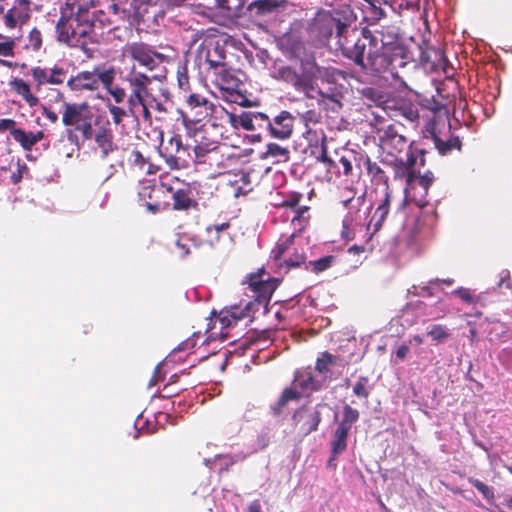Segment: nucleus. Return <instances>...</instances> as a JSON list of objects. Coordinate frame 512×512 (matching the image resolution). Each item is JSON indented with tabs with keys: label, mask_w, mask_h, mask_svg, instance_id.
I'll list each match as a JSON object with an SVG mask.
<instances>
[{
	"label": "nucleus",
	"mask_w": 512,
	"mask_h": 512,
	"mask_svg": "<svg viewBox=\"0 0 512 512\" xmlns=\"http://www.w3.org/2000/svg\"><path fill=\"white\" fill-rule=\"evenodd\" d=\"M342 54L360 71L376 77L387 75L407 86L401 70L412 64L408 49L399 43L378 45V39L368 28H363L352 45L343 46Z\"/></svg>",
	"instance_id": "f257e3e1"
},
{
	"label": "nucleus",
	"mask_w": 512,
	"mask_h": 512,
	"mask_svg": "<svg viewBox=\"0 0 512 512\" xmlns=\"http://www.w3.org/2000/svg\"><path fill=\"white\" fill-rule=\"evenodd\" d=\"M342 54L360 71L376 77L387 75L407 86L401 70L412 64L408 49L399 43L378 45V39L368 28H363L352 45L343 46Z\"/></svg>",
	"instance_id": "f03ea898"
},
{
	"label": "nucleus",
	"mask_w": 512,
	"mask_h": 512,
	"mask_svg": "<svg viewBox=\"0 0 512 512\" xmlns=\"http://www.w3.org/2000/svg\"><path fill=\"white\" fill-rule=\"evenodd\" d=\"M342 54L360 71L376 77L387 75L407 86L401 70L412 64L408 49L399 43L378 45V39L368 28H363L352 45L343 46Z\"/></svg>",
	"instance_id": "7ed1b4c3"
},
{
	"label": "nucleus",
	"mask_w": 512,
	"mask_h": 512,
	"mask_svg": "<svg viewBox=\"0 0 512 512\" xmlns=\"http://www.w3.org/2000/svg\"><path fill=\"white\" fill-rule=\"evenodd\" d=\"M56 34L58 42L87 52L96 37L94 15L83 8L70 15L63 12L56 24Z\"/></svg>",
	"instance_id": "20e7f679"
},
{
	"label": "nucleus",
	"mask_w": 512,
	"mask_h": 512,
	"mask_svg": "<svg viewBox=\"0 0 512 512\" xmlns=\"http://www.w3.org/2000/svg\"><path fill=\"white\" fill-rule=\"evenodd\" d=\"M266 275L265 269L260 268L257 272L250 273L246 276L244 283L247 284L248 288L255 294V299L247 302L244 307L235 305L227 309L230 318L234 319L235 322L246 317H251L260 307H263L265 313L268 312L269 302L278 286V280L269 276L265 278Z\"/></svg>",
	"instance_id": "39448f33"
},
{
	"label": "nucleus",
	"mask_w": 512,
	"mask_h": 512,
	"mask_svg": "<svg viewBox=\"0 0 512 512\" xmlns=\"http://www.w3.org/2000/svg\"><path fill=\"white\" fill-rule=\"evenodd\" d=\"M125 82L129 88L127 104L130 116L135 120L142 116L145 122H151L150 106L156 102V98L149 89L152 79L146 74L132 69L125 77Z\"/></svg>",
	"instance_id": "423d86ee"
},
{
	"label": "nucleus",
	"mask_w": 512,
	"mask_h": 512,
	"mask_svg": "<svg viewBox=\"0 0 512 512\" xmlns=\"http://www.w3.org/2000/svg\"><path fill=\"white\" fill-rule=\"evenodd\" d=\"M62 124L67 128L68 139L78 142V134L82 140L91 137V128L98 120L92 106L86 102H63Z\"/></svg>",
	"instance_id": "0eeeda50"
},
{
	"label": "nucleus",
	"mask_w": 512,
	"mask_h": 512,
	"mask_svg": "<svg viewBox=\"0 0 512 512\" xmlns=\"http://www.w3.org/2000/svg\"><path fill=\"white\" fill-rule=\"evenodd\" d=\"M234 118V114L227 112L221 105H216L199 93H189L185 100L184 110L181 111L182 122L186 127L209 122L212 118L218 119L223 115Z\"/></svg>",
	"instance_id": "6e6552de"
},
{
	"label": "nucleus",
	"mask_w": 512,
	"mask_h": 512,
	"mask_svg": "<svg viewBox=\"0 0 512 512\" xmlns=\"http://www.w3.org/2000/svg\"><path fill=\"white\" fill-rule=\"evenodd\" d=\"M226 145L203 137L193 147L191 162L205 169L217 170L224 168L230 156L226 154Z\"/></svg>",
	"instance_id": "1a4fd4ad"
},
{
	"label": "nucleus",
	"mask_w": 512,
	"mask_h": 512,
	"mask_svg": "<svg viewBox=\"0 0 512 512\" xmlns=\"http://www.w3.org/2000/svg\"><path fill=\"white\" fill-rule=\"evenodd\" d=\"M169 192H171L170 185L145 180L140 184L138 198L149 213L156 214L169 209Z\"/></svg>",
	"instance_id": "9d476101"
},
{
	"label": "nucleus",
	"mask_w": 512,
	"mask_h": 512,
	"mask_svg": "<svg viewBox=\"0 0 512 512\" xmlns=\"http://www.w3.org/2000/svg\"><path fill=\"white\" fill-rule=\"evenodd\" d=\"M160 156L171 170L187 168L191 162L192 152L188 145H184L179 134L173 135L159 150Z\"/></svg>",
	"instance_id": "9b49d317"
},
{
	"label": "nucleus",
	"mask_w": 512,
	"mask_h": 512,
	"mask_svg": "<svg viewBox=\"0 0 512 512\" xmlns=\"http://www.w3.org/2000/svg\"><path fill=\"white\" fill-rule=\"evenodd\" d=\"M94 140L100 149L101 157L106 158L109 154L117 150L115 136L112 130L111 122L103 116H98V120L91 128V137L84 138L83 141Z\"/></svg>",
	"instance_id": "f8f14e48"
},
{
	"label": "nucleus",
	"mask_w": 512,
	"mask_h": 512,
	"mask_svg": "<svg viewBox=\"0 0 512 512\" xmlns=\"http://www.w3.org/2000/svg\"><path fill=\"white\" fill-rule=\"evenodd\" d=\"M324 403H318L314 407L302 405L292 415V420L303 435H309L316 431L322 421V409Z\"/></svg>",
	"instance_id": "ddd939ff"
},
{
	"label": "nucleus",
	"mask_w": 512,
	"mask_h": 512,
	"mask_svg": "<svg viewBox=\"0 0 512 512\" xmlns=\"http://www.w3.org/2000/svg\"><path fill=\"white\" fill-rule=\"evenodd\" d=\"M418 48V61L425 71L437 72L442 70L444 73H448L449 62L441 48L431 46L426 41H423Z\"/></svg>",
	"instance_id": "4468645a"
},
{
	"label": "nucleus",
	"mask_w": 512,
	"mask_h": 512,
	"mask_svg": "<svg viewBox=\"0 0 512 512\" xmlns=\"http://www.w3.org/2000/svg\"><path fill=\"white\" fill-rule=\"evenodd\" d=\"M401 129H403L402 125H388L380 138L383 149L393 157H398L406 150L407 153L413 152V143L408 142Z\"/></svg>",
	"instance_id": "2eb2a0df"
},
{
	"label": "nucleus",
	"mask_w": 512,
	"mask_h": 512,
	"mask_svg": "<svg viewBox=\"0 0 512 512\" xmlns=\"http://www.w3.org/2000/svg\"><path fill=\"white\" fill-rule=\"evenodd\" d=\"M217 83L221 90L227 92V100L241 106H250L247 97L237 91L240 81L226 67L215 72Z\"/></svg>",
	"instance_id": "dca6fc26"
},
{
	"label": "nucleus",
	"mask_w": 512,
	"mask_h": 512,
	"mask_svg": "<svg viewBox=\"0 0 512 512\" xmlns=\"http://www.w3.org/2000/svg\"><path fill=\"white\" fill-rule=\"evenodd\" d=\"M394 158V179L406 180L405 192H407L409 189H414L416 186V179L418 177V174L415 170L416 157L414 152L407 153L406 161L399 157Z\"/></svg>",
	"instance_id": "f3484780"
},
{
	"label": "nucleus",
	"mask_w": 512,
	"mask_h": 512,
	"mask_svg": "<svg viewBox=\"0 0 512 512\" xmlns=\"http://www.w3.org/2000/svg\"><path fill=\"white\" fill-rule=\"evenodd\" d=\"M200 55L204 58L209 68L214 69L215 72L226 67V49L225 45L220 43V41L204 43Z\"/></svg>",
	"instance_id": "a211bd4d"
},
{
	"label": "nucleus",
	"mask_w": 512,
	"mask_h": 512,
	"mask_svg": "<svg viewBox=\"0 0 512 512\" xmlns=\"http://www.w3.org/2000/svg\"><path fill=\"white\" fill-rule=\"evenodd\" d=\"M129 53L135 61L149 70H153L164 60V55L144 43H133L129 47Z\"/></svg>",
	"instance_id": "6ab92c4d"
},
{
	"label": "nucleus",
	"mask_w": 512,
	"mask_h": 512,
	"mask_svg": "<svg viewBox=\"0 0 512 512\" xmlns=\"http://www.w3.org/2000/svg\"><path fill=\"white\" fill-rule=\"evenodd\" d=\"M294 116L286 110L281 111L273 120H270L268 131L273 138L289 139L294 129Z\"/></svg>",
	"instance_id": "aec40b11"
},
{
	"label": "nucleus",
	"mask_w": 512,
	"mask_h": 512,
	"mask_svg": "<svg viewBox=\"0 0 512 512\" xmlns=\"http://www.w3.org/2000/svg\"><path fill=\"white\" fill-rule=\"evenodd\" d=\"M300 60V77L303 82L306 91L313 88L314 82L322 76L323 68L316 62V58L313 53L305 54Z\"/></svg>",
	"instance_id": "412c9836"
},
{
	"label": "nucleus",
	"mask_w": 512,
	"mask_h": 512,
	"mask_svg": "<svg viewBox=\"0 0 512 512\" xmlns=\"http://www.w3.org/2000/svg\"><path fill=\"white\" fill-rule=\"evenodd\" d=\"M30 18V1L15 0L13 5L4 14V24L8 29L24 25Z\"/></svg>",
	"instance_id": "4be33fe9"
},
{
	"label": "nucleus",
	"mask_w": 512,
	"mask_h": 512,
	"mask_svg": "<svg viewBox=\"0 0 512 512\" xmlns=\"http://www.w3.org/2000/svg\"><path fill=\"white\" fill-rule=\"evenodd\" d=\"M292 383L303 396H309L322 388V383L315 378L310 367L297 369L294 372Z\"/></svg>",
	"instance_id": "5701e85b"
},
{
	"label": "nucleus",
	"mask_w": 512,
	"mask_h": 512,
	"mask_svg": "<svg viewBox=\"0 0 512 512\" xmlns=\"http://www.w3.org/2000/svg\"><path fill=\"white\" fill-rule=\"evenodd\" d=\"M234 319L230 318V314L227 310H222L219 315L216 317L213 327L207 329V338L205 342H211L215 340L225 341L229 335L224 330L236 325Z\"/></svg>",
	"instance_id": "b1692460"
},
{
	"label": "nucleus",
	"mask_w": 512,
	"mask_h": 512,
	"mask_svg": "<svg viewBox=\"0 0 512 512\" xmlns=\"http://www.w3.org/2000/svg\"><path fill=\"white\" fill-rule=\"evenodd\" d=\"M96 75L93 71H81L77 73L75 76H72L67 81V86L72 91H82L89 90L94 91L98 89V84L96 83Z\"/></svg>",
	"instance_id": "393cba45"
},
{
	"label": "nucleus",
	"mask_w": 512,
	"mask_h": 512,
	"mask_svg": "<svg viewBox=\"0 0 512 512\" xmlns=\"http://www.w3.org/2000/svg\"><path fill=\"white\" fill-rule=\"evenodd\" d=\"M280 45L290 58L299 59L306 54L304 41L293 33L284 34L280 40Z\"/></svg>",
	"instance_id": "a878e982"
},
{
	"label": "nucleus",
	"mask_w": 512,
	"mask_h": 512,
	"mask_svg": "<svg viewBox=\"0 0 512 512\" xmlns=\"http://www.w3.org/2000/svg\"><path fill=\"white\" fill-rule=\"evenodd\" d=\"M272 77L291 85L297 91H306L298 71L292 66H280L274 71Z\"/></svg>",
	"instance_id": "bb28decb"
},
{
	"label": "nucleus",
	"mask_w": 512,
	"mask_h": 512,
	"mask_svg": "<svg viewBox=\"0 0 512 512\" xmlns=\"http://www.w3.org/2000/svg\"><path fill=\"white\" fill-rule=\"evenodd\" d=\"M169 198L173 199L172 208L177 211L196 209L198 206L197 201L191 196V191L189 189L174 190L171 187Z\"/></svg>",
	"instance_id": "cd10ccee"
},
{
	"label": "nucleus",
	"mask_w": 512,
	"mask_h": 512,
	"mask_svg": "<svg viewBox=\"0 0 512 512\" xmlns=\"http://www.w3.org/2000/svg\"><path fill=\"white\" fill-rule=\"evenodd\" d=\"M303 397L301 391L292 383L290 386L283 389L278 400L271 405L270 409L274 416H279L283 413L284 408L291 401H299Z\"/></svg>",
	"instance_id": "c85d7f7f"
},
{
	"label": "nucleus",
	"mask_w": 512,
	"mask_h": 512,
	"mask_svg": "<svg viewBox=\"0 0 512 512\" xmlns=\"http://www.w3.org/2000/svg\"><path fill=\"white\" fill-rule=\"evenodd\" d=\"M287 5V0H254L248 5V10L257 16H264L284 9Z\"/></svg>",
	"instance_id": "c756f323"
},
{
	"label": "nucleus",
	"mask_w": 512,
	"mask_h": 512,
	"mask_svg": "<svg viewBox=\"0 0 512 512\" xmlns=\"http://www.w3.org/2000/svg\"><path fill=\"white\" fill-rule=\"evenodd\" d=\"M9 87L15 94L21 96L30 106L35 107L39 104V98L31 91L30 84L22 78L14 77L9 81Z\"/></svg>",
	"instance_id": "7c9ffc66"
},
{
	"label": "nucleus",
	"mask_w": 512,
	"mask_h": 512,
	"mask_svg": "<svg viewBox=\"0 0 512 512\" xmlns=\"http://www.w3.org/2000/svg\"><path fill=\"white\" fill-rule=\"evenodd\" d=\"M363 165L366 168L367 174L372 183L376 185H385L386 189H389V178L378 163L372 161L370 157L365 156L363 157Z\"/></svg>",
	"instance_id": "2f4dec72"
},
{
	"label": "nucleus",
	"mask_w": 512,
	"mask_h": 512,
	"mask_svg": "<svg viewBox=\"0 0 512 512\" xmlns=\"http://www.w3.org/2000/svg\"><path fill=\"white\" fill-rule=\"evenodd\" d=\"M390 202H391V192L389 189L385 190V196L380 205L376 208L374 214L371 217V220L369 222V226L373 225L374 232L378 231L384 221L386 220L389 209H390Z\"/></svg>",
	"instance_id": "473e14b6"
},
{
	"label": "nucleus",
	"mask_w": 512,
	"mask_h": 512,
	"mask_svg": "<svg viewBox=\"0 0 512 512\" xmlns=\"http://www.w3.org/2000/svg\"><path fill=\"white\" fill-rule=\"evenodd\" d=\"M349 432L346 428L336 427L331 441L332 458L329 460L330 465L333 459L346 450Z\"/></svg>",
	"instance_id": "72a5a7b5"
},
{
	"label": "nucleus",
	"mask_w": 512,
	"mask_h": 512,
	"mask_svg": "<svg viewBox=\"0 0 512 512\" xmlns=\"http://www.w3.org/2000/svg\"><path fill=\"white\" fill-rule=\"evenodd\" d=\"M322 29L325 30V36L330 37L333 32L341 39L348 31L349 25L343 22L340 18L333 16L326 17L321 20Z\"/></svg>",
	"instance_id": "f704fd0d"
},
{
	"label": "nucleus",
	"mask_w": 512,
	"mask_h": 512,
	"mask_svg": "<svg viewBox=\"0 0 512 512\" xmlns=\"http://www.w3.org/2000/svg\"><path fill=\"white\" fill-rule=\"evenodd\" d=\"M310 207L307 205H301L298 209L292 211L293 216L291 217V225L296 234L301 233L309 225L310 222Z\"/></svg>",
	"instance_id": "c9c22d12"
},
{
	"label": "nucleus",
	"mask_w": 512,
	"mask_h": 512,
	"mask_svg": "<svg viewBox=\"0 0 512 512\" xmlns=\"http://www.w3.org/2000/svg\"><path fill=\"white\" fill-rule=\"evenodd\" d=\"M433 141L439 154L442 156L450 154L453 150H461L462 142L459 137H450L446 141L433 134Z\"/></svg>",
	"instance_id": "e433bc0d"
},
{
	"label": "nucleus",
	"mask_w": 512,
	"mask_h": 512,
	"mask_svg": "<svg viewBox=\"0 0 512 512\" xmlns=\"http://www.w3.org/2000/svg\"><path fill=\"white\" fill-rule=\"evenodd\" d=\"M263 157L272 158L274 163L287 162L290 159V150L277 143H269Z\"/></svg>",
	"instance_id": "4c0bfd02"
},
{
	"label": "nucleus",
	"mask_w": 512,
	"mask_h": 512,
	"mask_svg": "<svg viewBox=\"0 0 512 512\" xmlns=\"http://www.w3.org/2000/svg\"><path fill=\"white\" fill-rule=\"evenodd\" d=\"M360 413L357 409L352 408L350 405L345 404L342 411V420L337 426L351 430V427L359 419Z\"/></svg>",
	"instance_id": "58836bf2"
},
{
	"label": "nucleus",
	"mask_w": 512,
	"mask_h": 512,
	"mask_svg": "<svg viewBox=\"0 0 512 512\" xmlns=\"http://www.w3.org/2000/svg\"><path fill=\"white\" fill-rule=\"evenodd\" d=\"M94 72L96 75V83L99 85V83H102L103 86L107 89L112 87V84L115 79V69L113 67L104 69L101 66H96L94 68Z\"/></svg>",
	"instance_id": "ea45409f"
},
{
	"label": "nucleus",
	"mask_w": 512,
	"mask_h": 512,
	"mask_svg": "<svg viewBox=\"0 0 512 512\" xmlns=\"http://www.w3.org/2000/svg\"><path fill=\"white\" fill-rule=\"evenodd\" d=\"M337 364V357L328 351H324L320 357L317 358L315 370L320 374H326L330 365Z\"/></svg>",
	"instance_id": "a19ab883"
},
{
	"label": "nucleus",
	"mask_w": 512,
	"mask_h": 512,
	"mask_svg": "<svg viewBox=\"0 0 512 512\" xmlns=\"http://www.w3.org/2000/svg\"><path fill=\"white\" fill-rule=\"evenodd\" d=\"M335 260L336 258L333 255L324 256L317 260L310 261L306 266V269H311V271L318 274L329 269L333 265Z\"/></svg>",
	"instance_id": "79ce46f5"
},
{
	"label": "nucleus",
	"mask_w": 512,
	"mask_h": 512,
	"mask_svg": "<svg viewBox=\"0 0 512 512\" xmlns=\"http://www.w3.org/2000/svg\"><path fill=\"white\" fill-rule=\"evenodd\" d=\"M427 335L436 343H442L450 337L448 329L441 324H434L428 327Z\"/></svg>",
	"instance_id": "37998d69"
},
{
	"label": "nucleus",
	"mask_w": 512,
	"mask_h": 512,
	"mask_svg": "<svg viewBox=\"0 0 512 512\" xmlns=\"http://www.w3.org/2000/svg\"><path fill=\"white\" fill-rule=\"evenodd\" d=\"M14 140L20 144L23 150L31 151L33 146L36 144L32 136V132H26L23 129L15 131Z\"/></svg>",
	"instance_id": "c03bdc74"
},
{
	"label": "nucleus",
	"mask_w": 512,
	"mask_h": 512,
	"mask_svg": "<svg viewBox=\"0 0 512 512\" xmlns=\"http://www.w3.org/2000/svg\"><path fill=\"white\" fill-rule=\"evenodd\" d=\"M303 195L299 192H292L288 194L285 199L275 206L277 208H282L285 210H295L298 209L301 205L300 202L302 201Z\"/></svg>",
	"instance_id": "a18cd8bd"
},
{
	"label": "nucleus",
	"mask_w": 512,
	"mask_h": 512,
	"mask_svg": "<svg viewBox=\"0 0 512 512\" xmlns=\"http://www.w3.org/2000/svg\"><path fill=\"white\" fill-rule=\"evenodd\" d=\"M177 84L181 91L185 93L191 92L190 78L188 76V69L186 64L177 67Z\"/></svg>",
	"instance_id": "49530a36"
},
{
	"label": "nucleus",
	"mask_w": 512,
	"mask_h": 512,
	"mask_svg": "<svg viewBox=\"0 0 512 512\" xmlns=\"http://www.w3.org/2000/svg\"><path fill=\"white\" fill-rule=\"evenodd\" d=\"M236 120L234 118H230L233 122H237L243 129L247 131L256 130V123L254 120V112H243L241 113Z\"/></svg>",
	"instance_id": "de8ad7c7"
},
{
	"label": "nucleus",
	"mask_w": 512,
	"mask_h": 512,
	"mask_svg": "<svg viewBox=\"0 0 512 512\" xmlns=\"http://www.w3.org/2000/svg\"><path fill=\"white\" fill-rule=\"evenodd\" d=\"M369 379L367 376H360L353 387V393L359 398L368 399L370 389L368 387Z\"/></svg>",
	"instance_id": "09e8293b"
},
{
	"label": "nucleus",
	"mask_w": 512,
	"mask_h": 512,
	"mask_svg": "<svg viewBox=\"0 0 512 512\" xmlns=\"http://www.w3.org/2000/svg\"><path fill=\"white\" fill-rule=\"evenodd\" d=\"M295 238V233H292L283 242L277 243L275 248L272 250V254L275 260H280L284 253L292 246Z\"/></svg>",
	"instance_id": "8fccbe9b"
},
{
	"label": "nucleus",
	"mask_w": 512,
	"mask_h": 512,
	"mask_svg": "<svg viewBox=\"0 0 512 512\" xmlns=\"http://www.w3.org/2000/svg\"><path fill=\"white\" fill-rule=\"evenodd\" d=\"M316 159L317 161L323 163L328 171L336 166V163L328 156L325 136H323L321 139L320 154L316 156Z\"/></svg>",
	"instance_id": "3c124183"
},
{
	"label": "nucleus",
	"mask_w": 512,
	"mask_h": 512,
	"mask_svg": "<svg viewBox=\"0 0 512 512\" xmlns=\"http://www.w3.org/2000/svg\"><path fill=\"white\" fill-rule=\"evenodd\" d=\"M31 75L36 83V88L40 89L43 85L48 83V70L40 66L31 69Z\"/></svg>",
	"instance_id": "603ef678"
},
{
	"label": "nucleus",
	"mask_w": 512,
	"mask_h": 512,
	"mask_svg": "<svg viewBox=\"0 0 512 512\" xmlns=\"http://www.w3.org/2000/svg\"><path fill=\"white\" fill-rule=\"evenodd\" d=\"M66 71L63 67L55 65L48 71V83L52 85H61L64 82Z\"/></svg>",
	"instance_id": "864d4df0"
},
{
	"label": "nucleus",
	"mask_w": 512,
	"mask_h": 512,
	"mask_svg": "<svg viewBox=\"0 0 512 512\" xmlns=\"http://www.w3.org/2000/svg\"><path fill=\"white\" fill-rule=\"evenodd\" d=\"M319 95L324 98V99H327L335 104H337L339 107L342 106V99H343V94L342 92L334 87V88H329L327 90H320L319 91Z\"/></svg>",
	"instance_id": "5fc2aeb1"
},
{
	"label": "nucleus",
	"mask_w": 512,
	"mask_h": 512,
	"mask_svg": "<svg viewBox=\"0 0 512 512\" xmlns=\"http://www.w3.org/2000/svg\"><path fill=\"white\" fill-rule=\"evenodd\" d=\"M107 108H108L110 115L112 116V120L115 125L121 124L123 121V118L130 115V113L128 112V109L125 110L124 108L116 106V105L107 104Z\"/></svg>",
	"instance_id": "6e6d98bb"
},
{
	"label": "nucleus",
	"mask_w": 512,
	"mask_h": 512,
	"mask_svg": "<svg viewBox=\"0 0 512 512\" xmlns=\"http://www.w3.org/2000/svg\"><path fill=\"white\" fill-rule=\"evenodd\" d=\"M469 483L473 485L485 499L490 500L494 498L493 488L489 487L482 481L474 478H469Z\"/></svg>",
	"instance_id": "4d7b16f0"
},
{
	"label": "nucleus",
	"mask_w": 512,
	"mask_h": 512,
	"mask_svg": "<svg viewBox=\"0 0 512 512\" xmlns=\"http://www.w3.org/2000/svg\"><path fill=\"white\" fill-rule=\"evenodd\" d=\"M416 173L418 174L416 184L418 183L423 188L424 195H426L434 181V175L431 171H426L423 175H420L419 171H416Z\"/></svg>",
	"instance_id": "13d9d810"
},
{
	"label": "nucleus",
	"mask_w": 512,
	"mask_h": 512,
	"mask_svg": "<svg viewBox=\"0 0 512 512\" xmlns=\"http://www.w3.org/2000/svg\"><path fill=\"white\" fill-rule=\"evenodd\" d=\"M305 255L303 252H298L295 250L292 256L284 259V264L287 268H296L300 267L302 264H305Z\"/></svg>",
	"instance_id": "bf43d9fd"
},
{
	"label": "nucleus",
	"mask_w": 512,
	"mask_h": 512,
	"mask_svg": "<svg viewBox=\"0 0 512 512\" xmlns=\"http://www.w3.org/2000/svg\"><path fill=\"white\" fill-rule=\"evenodd\" d=\"M29 173V168L25 163H21L20 161L17 162V169L16 171L12 172L10 179L11 182L15 185L19 184L24 175Z\"/></svg>",
	"instance_id": "052dcab7"
},
{
	"label": "nucleus",
	"mask_w": 512,
	"mask_h": 512,
	"mask_svg": "<svg viewBox=\"0 0 512 512\" xmlns=\"http://www.w3.org/2000/svg\"><path fill=\"white\" fill-rule=\"evenodd\" d=\"M28 45L34 50V51H38L41 46H42V35H41V32L36 29V28H33L30 33H29V36H28Z\"/></svg>",
	"instance_id": "680f3d73"
},
{
	"label": "nucleus",
	"mask_w": 512,
	"mask_h": 512,
	"mask_svg": "<svg viewBox=\"0 0 512 512\" xmlns=\"http://www.w3.org/2000/svg\"><path fill=\"white\" fill-rule=\"evenodd\" d=\"M20 128H17L16 121L14 119L5 118L0 119V132L9 131L12 138L16 134L15 131H18Z\"/></svg>",
	"instance_id": "e2e57ef3"
},
{
	"label": "nucleus",
	"mask_w": 512,
	"mask_h": 512,
	"mask_svg": "<svg viewBox=\"0 0 512 512\" xmlns=\"http://www.w3.org/2000/svg\"><path fill=\"white\" fill-rule=\"evenodd\" d=\"M108 92L117 104L122 103L126 98H128L126 90L119 86L109 88Z\"/></svg>",
	"instance_id": "0e129e2a"
},
{
	"label": "nucleus",
	"mask_w": 512,
	"mask_h": 512,
	"mask_svg": "<svg viewBox=\"0 0 512 512\" xmlns=\"http://www.w3.org/2000/svg\"><path fill=\"white\" fill-rule=\"evenodd\" d=\"M14 48H15L14 40L0 42V55L3 57H13L14 56Z\"/></svg>",
	"instance_id": "69168bd1"
},
{
	"label": "nucleus",
	"mask_w": 512,
	"mask_h": 512,
	"mask_svg": "<svg viewBox=\"0 0 512 512\" xmlns=\"http://www.w3.org/2000/svg\"><path fill=\"white\" fill-rule=\"evenodd\" d=\"M339 165L342 167V173L345 176L352 174L353 166L350 156L343 155L339 159Z\"/></svg>",
	"instance_id": "338daca9"
},
{
	"label": "nucleus",
	"mask_w": 512,
	"mask_h": 512,
	"mask_svg": "<svg viewBox=\"0 0 512 512\" xmlns=\"http://www.w3.org/2000/svg\"><path fill=\"white\" fill-rule=\"evenodd\" d=\"M254 120L256 123V129L263 128V127L268 129L269 124H270V119L266 114L261 113V112H254Z\"/></svg>",
	"instance_id": "774afa93"
}]
</instances>
